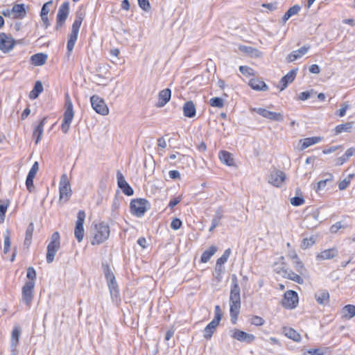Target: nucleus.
<instances>
[{
	"instance_id": "obj_1",
	"label": "nucleus",
	"mask_w": 355,
	"mask_h": 355,
	"mask_svg": "<svg viewBox=\"0 0 355 355\" xmlns=\"http://www.w3.org/2000/svg\"><path fill=\"white\" fill-rule=\"evenodd\" d=\"M241 290L239 285V281L235 274L232 275L231 287L230 294V320L233 324H235L238 320V316L241 309Z\"/></svg>"
},
{
	"instance_id": "obj_2",
	"label": "nucleus",
	"mask_w": 355,
	"mask_h": 355,
	"mask_svg": "<svg viewBox=\"0 0 355 355\" xmlns=\"http://www.w3.org/2000/svg\"><path fill=\"white\" fill-rule=\"evenodd\" d=\"M85 17V8L84 6H80L75 13V19L71 26V31L69 35V39L67 44V55L69 58L74 48L76 42L78 39L79 30L82 22Z\"/></svg>"
},
{
	"instance_id": "obj_3",
	"label": "nucleus",
	"mask_w": 355,
	"mask_h": 355,
	"mask_svg": "<svg viewBox=\"0 0 355 355\" xmlns=\"http://www.w3.org/2000/svg\"><path fill=\"white\" fill-rule=\"evenodd\" d=\"M96 232L94 236L91 241L92 245H99L105 242L110 236V226L105 222H101L96 224L95 226Z\"/></svg>"
},
{
	"instance_id": "obj_4",
	"label": "nucleus",
	"mask_w": 355,
	"mask_h": 355,
	"mask_svg": "<svg viewBox=\"0 0 355 355\" xmlns=\"http://www.w3.org/2000/svg\"><path fill=\"white\" fill-rule=\"evenodd\" d=\"M73 116L74 112L73 108V103L69 98V94H67L65 101V110L64 112L62 123L61 125V130L64 134L68 132Z\"/></svg>"
},
{
	"instance_id": "obj_5",
	"label": "nucleus",
	"mask_w": 355,
	"mask_h": 355,
	"mask_svg": "<svg viewBox=\"0 0 355 355\" xmlns=\"http://www.w3.org/2000/svg\"><path fill=\"white\" fill-rule=\"evenodd\" d=\"M60 248V236L58 232L52 234L51 241L47 245L46 262L51 263L55 259L56 252Z\"/></svg>"
},
{
	"instance_id": "obj_6",
	"label": "nucleus",
	"mask_w": 355,
	"mask_h": 355,
	"mask_svg": "<svg viewBox=\"0 0 355 355\" xmlns=\"http://www.w3.org/2000/svg\"><path fill=\"white\" fill-rule=\"evenodd\" d=\"M149 208L150 203L144 198L132 199L130 204L131 213L137 217L143 216Z\"/></svg>"
},
{
	"instance_id": "obj_7",
	"label": "nucleus",
	"mask_w": 355,
	"mask_h": 355,
	"mask_svg": "<svg viewBox=\"0 0 355 355\" xmlns=\"http://www.w3.org/2000/svg\"><path fill=\"white\" fill-rule=\"evenodd\" d=\"M59 193L60 201H63L64 202H67L69 200L72 194L71 184L69 181L68 177L65 173L62 174L60 178Z\"/></svg>"
},
{
	"instance_id": "obj_8",
	"label": "nucleus",
	"mask_w": 355,
	"mask_h": 355,
	"mask_svg": "<svg viewBox=\"0 0 355 355\" xmlns=\"http://www.w3.org/2000/svg\"><path fill=\"white\" fill-rule=\"evenodd\" d=\"M298 301L297 293L293 290H288L284 293L281 304L285 309H293L297 306Z\"/></svg>"
},
{
	"instance_id": "obj_9",
	"label": "nucleus",
	"mask_w": 355,
	"mask_h": 355,
	"mask_svg": "<svg viewBox=\"0 0 355 355\" xmlns=\"http://www.w3.org/2000/svg\"><path fill=\"white\" fill-rule=\"evenodd\" d=\"M86 214L85 211L79 210L77 214V220L74 230V236L78 242H81L85 235L83 224L85 220Z\"/></svg>"
},
{
	"instance_id": "obj_10",
	"label": "nucleus",
	"mask_w": 355,
	"mask_h": 355,
	"mask_svg": "<svg viewBox=\"0 0 355 355\" xmlns=\"http://www.w3.org/2000/svg\"><path fill=\"white\" fill-rule=\"evenodd\" d=\"M34 288L35 285L32 282H25L21 289V300L28 308L32 304Z\"/></svg>"
},
{
	"instance_id": "obj_11",
	"label": "nucleus",
	"mask_w": 355,
	"mask_h": 355,
	"mask_svg": "<svg viewBox=\"0 0 355 355\" xmlns=\"http://www.w3.org/2000/svg\"><path fill=\"white\" fill-rule=\"evenodd\" d=\"M252 111L272 121L281 122L284 121V115L281 112H271L262 107H254Z\"/></svg>"
},
{
	"instance_id": "obj_12",
	"label": "nucleus",
	"mask_w": 355,
	"mask_h": 355,
	"mask_svg": "<svg viewBox=\"0 0 355 355\" xmlns=\"http://www.w3.org/2000/svg\"><path fill=\"white\" fill-rule=\"evenodd\" d=\"M92 108L101 115H107L109 113L108 107L104 100L97 95H93L90 98Z\"/></svg>"
},
{
	"instance_id": "obj_13",
	"label": "nucleus",
	"mask_w": 355,
	"mask_h": 355,
	"mask_svg": "<svg viewBox=\"0 0 355 355\" xmlns=\"http://www.w3.org/2000/svg\"><path fill=\"white\" fill-rule=\"evenodd\" d=\"M231 331V337L240 342L250 344L253 343L255 340V336L253 334H248L244 331L238 329H234Z\"/></svg>"
},
{
	"instance_id": "obj_14",
	"label": "nucleus",
	"mask_w": 355,
	"mask_h": 355,
	"mask_svg": "<svg viewBox=\"0 0 355 355\" xmlns=\"http://www.w3.org/2000/svg\"><path fill=\"white\" fill-rule=\"evenodd\" d=\"M116 179L118 187L122 190L123 193L128 196H132L134 193L133 189L125 181L123 175L119 171L116 173Z\"/></svg>"
},
{
	"instance_id": "obj_15",
	"label": "nucleus",
	"mask_w": 355,
	"mask_h": 355,
	"mask_svg": "<svg viewBox=\"0 0 355 355\" xmlns=\"http://www.w3.org/2000/svg\"><path fill=\"white\" fill-rule=\"evenodd\" d=\"M15 46V40L8 37L6 33H0V50L3 52H8L13 49Z\"/></svg>"
},
{
	"instance_id": "obj_16",
	"label": "nucleus",
	"mask_w": 355,
	"mask_h": 355,
	"mask_svg": "<svg viewBox=\"0 0 355 355\" xmlns=\"http://www.w3.org/2000/svg\"><path fill=\"white\" fill-rule=\"evenodd\" d=\"M286 179V174L279 170H275L271 172L268 182L275 187H279L282 185Z\"/></svg>"
},
{
	"instance_id": "obj_17",
	"label": "nucleus",
	"mask_w": 355,
	"mask_h": 355,
	"mask_svg": "<svg viewBox=\"0 0 355 355\" xmlns=\"http://www.w3.org/2000/svg\"><path fill=\"white\" fill-rule=\"evenodd\" d=\"M297 71V69H292L281 78L278 85L280 91L284 90L288 87V84L293 82L296 76Z\"/></svg>"
},
{
	"instance_id": "obj_18",
	"label": "nucleus",
	"mask_w": 355,
	"mask_h": 355,
	"mask_svg": "<svg viewBox=\"0 0 355 355\" xmlns=\"http://www.w3.org/2000/svg\"><path fill=\"white\" fill-rule=\"evenodd\" d=\"M171 98V90L169 88H166L161 90L158 94V102L156 105L157 107H164L167 103L169 102Z\"/></svg>"
},
{
	"instance_id": "obj_19",
	"label": "nucleus",
	"mask_w": 355,
	"mask_h": 355,
	"mask_svg": "<svg viewBox=\"0 0 355 355\" xmlns=\"http://www.w3.org/2000/svg\"><path fill=\"white\" fill-rule=\"evenodd\" d=\"M224 209L222 206H219L216 208L215 214L211 220V225L209 227V231L212 232L217 226L220 224V220L223 217Z\"/></svg>"
},
{
	"instance_id": "obj_20",
	"label": "nucleus",
	"mask_w": 355,
	"mask_h": 355,
	"mask_svg": "<svg viewBox=\"0 0 355 355\" xmlns=\"http://www.w3.org/2000/svg\"><path fill=\"white\" fill-rule=\"evenodd\" d=\"M11 11L13 12V19H24L26 16V9L24 3L15 4Z\"/></svg>"
},
{
	"instance_id": "obj_21",
	"label": "nucleus",
	"mask_w": 355,
	"mask_h": 355,
	"mask_svg": "<svg viewBox=\"0 0 355 355\" xmlns=\"http://www.w3.org/2000/svg\"><path fill=\"white\" fill-rule=\"evenodd\" d=\"M47 116L44 117L33 130V137L35 140V142L36 144H37L42 139L44 126L47 121Z\"/></svg>"
},
{
	"instance_id": "obj_22",
	"label": "nucleus",
	"mask_w": 355,
	"mask_h": 355,
	"mask_svg": "<svg viewBox=\"0 0 355 355\" xmlns=\"http://www.w3.org/2000/svg\"><path fill=\"white\" fill-rule=\"evenodd\" d=\"M69 14V2L64 1L63 2L60 6L59 7L58 14H57V19H59L60 21H65L67 19Z\"/></svg>"
},
{
	"instance_id": "obj_23",
	"label": "nucleus",
	"mask_w": 355,
	"mask_h": 355,
	"mask_svg": "<svg viewBox=\"0 0 355 355\" xmlns=\"http://www.w3.org/2000/svg\"><path fill=\"white\" fill-rule=\"evenodd\" d=\"M250 87L256 91H267L268 86L264 81L258 78H251L249 81Z\"/></svg>"
},
{
	"instance_id": "obj_24",
	"label": "nucleus",
	"mask_w": 355,
	"mask_h": 355,
	"mask_svg": "<svg viewBox=\"0 0 355 355\" xmlns=\"http://www.w3.org/2000/svg\"><path fill=\"white\" fill-rule=\"evenodd\" d=\"M315 298L319 304L325 306L329 302V293L327 290H319L315 293Z\"/></svg>"
},
{
	"instance_id": "obj_25",
	"label": "nucleus",
	"mask_w": 355,
	"mask_h": 355,
	"mask_svg": "<svg viewBox=\"0 0 355 355\" xmlns=\"http://www.w3.org/2000/svg\"><path fill=\"white\" fill-rule=\"evenodd\" d=\"M310 49L309 46H303L297 51H294L288 55L286 60L288 62H292L304 55Z\"/></svg>"
},
{
	"instance_id": "obj_26",
	"label": "nucleus",
	"mask_w": 355,
	"mask_h": 355,
	"mask_svg": "<svg viewBox=\"0 0 355 355\" xmlns=\"http://www.w3.org/2000/svg\"><path fill=\"white\" fill-rule=\"evenodd\" d=\"M184 116L188 118H193L196 114V109L192 101H187L182 107Z\"/></svg>"
},
{
	"instance_id": "obj_27",
	"label": "nucleus",
	"mask_w": 355,
	"mask_h": 355,
	"mask_svg": "<svg viewBox=\"0 0 355 355\" xmlns=\"http://www.w3.org/2000/svg\"><path fill=\"white\" fill-rule=\"evenodd\" d=\"M220 322L216 320H212L205 328L203 336L206 340H209L212 337L216 327L218 326Z\"/></svg>"
},
{
	"instance_id": "obj_28",
	"label": "nucleus",
	"mask_w": 355,
	"mask_h": 355,
	"mask_svg": "<svg viewBox=\"0 0 355 355\" xmlns=\"http://www.w3.org/2000/svg\"><path fill=\"white\" fill-rule=\"evenodd\" d=\"M21 334V329L19 327H15L12 331L10 346L11 352H14L16 351V348L19 344V336Z\"/></svg>"
},
{
	"instance_id": "obj_29",
	"label": "nucleus",
	"mask_w": 355,
	"mask_h": 355,
	"mask_svg": "<svg viewBox=\"0 0 355 355\" xmlns=\"http://www.w3.org/2000/svg\"><path fill=\"white\" fill-rule=\"evenodd\" d=\"M282 276L284 277L293 280L300 284H302L304 283V279L299 275L287 268H282Z\"/></svg>"
},
{
	"instance_id": "obj_30",
	"label": "nucleus",
	"mask_w": 355,
	"mask_h": 355,
	"mask_svg": "<svg viewBox=\"0 0 355 355\" xmlns=\"http://www.w3.org/2000/svg\"><path fill=\"white\" fill-rule=\"evenodd\" d=\"M338 250L336 248H330L322 251L317 255V259L318 260H327L331 259L337 256Z\"/></svg>"
},
{
	"instance_id": "obj_31",
	"label": "nucleus",
	"mask_w": 355,
	"mask_h": 355,
	"mask_svg": "<svg viewBox=\"0 0 355 355\" xmlns=\"http://www.w3.org/2000/svg\"><path fill=\"white\" fill-rule=\"evenodd\" d=\"M219 159L227 166H232L234 165V159L232 157V155L226 150H221L219 152Z\"/></svg>"
},
{
	"instance_id": "obj_32",
	"label": "nucleus",
	"mask_w": 355,
	"mask_h": 355,
	"mask_svg": "<svg viewBox=\"0 0 355 355\" xmlns=\"http://www.w3.org/2000/svg\"><path fill=\"white\" fill-rule=\"evenodd\" d=\"M47 60V55L43 53H38L31 57V61L35 66H42L44 64Z\"/></svg>"
},
{
	"instance_id": "obj_33",
	"label": "nucleus",
	"mask_w": 355,
	"mask_h": 355,
	"mask_svg": "<svg viewBox=\"0 0 355 355\" xmlns=\"http://www.w3.org/2000/svg\"><path fill=\"white\" fill-rule=\"evenodd\" d=\"M283 332L286 337L295 342H300L302 339L301 335L291 327H283Z\"/></svg>"
},
{
	"instance_id": "obj_34",
	"label": "nucleus",
	"mask_w": 355,
	"mask_h": 355,
	"mask_svg": "<svg viewBox=\"0 0 355 355\" xmlns=\"http://www.w3.org/2000/svg\"><path fill=\"white\" fill-rule=\"evenodd\" d=\"M322 140V138L321 137H307L303 139L300 140L301 144V149L304 150L307 148L308 147L318 144Z\"/></svg>"
},
{
	"instance_id": "obj_35",
	"label": "nucleus",
	"mask_w": 355,
	"mask_h": 355,
	"mask_svg": "<svg viewBox=\"0 0 355 355\" xmlns=\"http://www.w3.org/2000/svg\"><path fill=\"white\" fill-rule=\"evenodd\" d=\"M43 85L41 81L35 82L33 89L30 92L28 97L31 100L36 99L39 95L43 92Z\"/></svg>"
},
{
	"instance_id": "obj_36",
	"label": "nucleus",
	"mask_w": 355,
	"mask_h": 355,
	"mask_svg": "<svg viewBox=\"0 0 355 355\" xmlns=\"http://www.w3.org/2000/svg\"><path fill=\"white\" fill-rule=\"evenodd\" d=\"M33 231H34V225L33 223H31L26 228V234H25V239L24 241V246L26 248H28L31 244Z\"/></svg>"
},
{
	"instance_id": "obj_37",
	"label": "nucleus",
	"mask_w": 355,
	"mask_h": 355,
	"mask_svg": "<svg viewBox=\"0 0 355 355\" xmlns=\"http://www.w3.org/2000/svg\"><path fill=\"white\" fill-rule=\"evenodd\" d=\"M217 251V248L216 246L211 245L207 250H206L201 255L200 261L202 263H207L211 257L216 253Z\"/></svg>"
},
{
	"instance_id": "obj_38",
	"label": "nucleus",
	"mask_w": 355,
	"mask_h": 355,
	"mask_svg": "<svg viewBox=\"0 0 355 355\" xmlns=\"http://www.w3.org/2000/svg\"><path fill=\"white\" fill-rule=\"evenodd\" d=\"M107 283L111 297L117 298L119 296V289L116 279Z\"/></svg>"
},
{
	"instance_id": "obj_39",
	"label": "nucleus",
	"mask_w": 355,
	"mask_h": 355,
	"mask_svg": "<svg viewBox=\"0 0 355 355\" xmlns=\"http://www.w3.org/2000/svg\"><path fill=\"white\" fill-rule=\"evenodd\" d=\"M334 176L331 173L327 174V178L324 180H322L319 181L315 186H314V189L315 191H319L323 189L328 182H331L333 180Z\"/></svg>"
},
{
	"instance_id": "obj_40",
	"label": "nucleus",
	"mask_w": 355,
	"mask_h": 355,
	"mask_svg": "<svg viewBox=\"0 0 355 355\" xmlns=\"http://www.w3.org/2000/svg\"><path fill=\"white\" fill-rule=\"evenodd\" d=\"M343 317L351 319L355 316V306L352 304H347L343 309Z\"/></svg>"
},
{
	"instance_id": "obj_41",
	"label": "nucleus",
	"mask_w": 355,
	"mask_h": 355,
	"mask_svg": "<svg viewBox=\"0 0 355 355\" xmlns=\"http://www.w3.org/2000/svg\"><path fill=\"white\" fill-rule=\"evenodd\" d=\"M353 126V122H347L345 123L338 125L335 128L336 135L340 134L343 132H349Z\"/></svg>"
},
{
	"instance_id": "obj_42",
	"label": "nucleus",
	"mask_w": 355,
	"mask_h": 355,
	"mask_svg": "<svg viewBox=\"0 0 355 355\" xmlns=\"http://www.w3.org/2000/svg\"><path fill=\"white\" fill-rule=\"evenodd\" d=\"M10 205V200L0 201V221H3L6 216L7 208Z\"/></svg>"
},
{
	"instance_id": "obj_43",
	"label": "nucleus",
	"mask_w": 355,
	"mask_h": 355,
	"mask_svg": "<svg viewBox=\"0 0 355 355\" xmlns=\"http://www.w3.org/2000/svg\"><path fill=\"white\" fill-rule=\"evenodd\" d=\"M37 273L33 267L30 266L27 268L26 271V277L28 279V281L26 282H32L33 285H35Z\"/></svg>"
},
{
	"instance_id": "obj_44",
	"label": "nucleus",
	"mask_w": 355,
	"mask_h": 355,
	"mask_svg": "<svg viewBox=\"0 0 355 355\" xmlns=\"http://www.w3.org/2000/svg\"><path fill=\"white\" fill-rule=\"evenodd\" d=\"M11 245L10 232L9 230H6L4 234V242H3V253L7 254L10 251Z\"/></svg>"
},
{
	"instance_id": "obj_45",
	"label": "nucleus",
	"mask_w": 355,
	"mask_h": 355,
	"mask_svg": "<svg viewBox=\"0 0 355 355\" xmlns=\"http://www.w3.org/2000/svg\"><path fill=\"white\" fill-rule=\"evenodd\" d=\"M209 104L212 107L221 108L224 106V101L220 97H213L209 100Z\"/></svg>"
},
{
	"instance_id": "obj_46",
	"label": "nucleus",
	"mask_w": 355,
	"mask_h": 355,
	"mask_svg": "<svg viewBox=\"0 0 355 355\" xmlns=\"http://www.w3.org/2000/svg\"><path fill=\"white\" fill-rule=\"evenodd\" d=\"M315 243V238L313 236H310L309 238H305L302 240L301 243V248L302 249H306L311 247Z\"/></svg>"
},
{
	"instance_id": "obj_47",
	"label": "nucleus",
	"mask_w": 355,
	"mask_h": 355,
	"mask_svg": "<svg viewBox=\"0 0 355 355\" xmlns=\"http://www.w3.org/2000/svg\"><path fill=\"white\" fill-rule=\"evenodd\" d=\"M231 253V250L230 248L225 250L223 255L218 258L216 261V263L218 265H223L225 262H227L230 255Z\"/></svg>"
},
{
	"instance_id": "obj_48",
	"label": "nucleus",
	"mask_w": 355,
	"mask_h": 355,
	"mask_svg": "<svg viewBox=\"0 0 355 355\" xmlns=\"http://www.w3.org/2000/svg\"><path fill=\"white\" fill-rule=\"evenodd\" d=\"M140 8L146 12H149L151 9L149 0H137Z\"/></svg>"
},
{
	"instance_id": "obj_49",
	"label": "nucleus",
	"mask_w": 355,
	"mask_h": 355,
	"mask_svg": "<svg viewBox=\"0 0 355 355\" xmlns=\"http://www.w3.org/2000/svg\"><path fill=\"white\" fill-rule=\"evenodd\" d=\"M293 264L294 268L300 274L303 275L304 272L306 271L304 266L303 263L300 261V259L293 261Z\"/></svg>"
},
{
	"instance_id": "obj_50",
	"label": "nucleus",
	"mask_w": 355,
	"mask_h": 355,
	"mask_svg": "<svg viewBox=\"0 0 355 355\" xmlns=\"http://www.w3.org/2000/svg\"><path fill=\"white\" fill-rule=\"evenodd\" d=\"M52 1H49L43 4L40 12V17L48 16L50 11L49 6L52 5Z\"/></svg>"
},
{
	"instance_id": "obj_51",
	"label": "nucleus",
	"mask_w": 355,
	"mask_h": 355,
	"mask_svg": "<svg viewBox=\"0 0 355 355\" xmlns=\"http://www.w3.org/2000/svg\"><path fill=\"white\" fill-rule=\"evenodd\" d=\"M291 203L295 207L300 206L304 203V199L302 196H295L291 199Z\"/></svg>"
},
{
	"instance_id": "obj_52",
	"label": "nucleus",
	"mask_w": 355,
	"mask_h": 355,
	"mask_svg": "<svg viewBox=\"0 0 355 355\" xmlns=\"http://www.w3.org/2000/svg\"><path fill=\"white\" fill-rule=\"evenodd\" d=\"M39 170V164L37 162H35V163L33 164L31 170L29 171L27 177L35 178L37 171Z\"/></svg>"
},
{
	"instance_id": "obj_53",
	"label": "nucleus",
	"mask_w": 355,
	"mask_h": 355,
	"mask_svg": "<svg viewBox=\"0 0 355 355\" xmlns=\"http://www.w3.org/2000/svg\"><path fill=\"white\" fill-rule=\"evenodd\" d=\"M239 71L244 76H252L254 72V69L248 66H240Z\"/></svg>"
},
{
	"instance_id": "obj_54",
	"label": "nucleus",
	"mask_w": 355,
	"mask_h": 355,
	"mask_svg": "<svg viewBox=\"0 0 355 355\" xmlns=\"http://www.w3.org/2000/svg\"><path fill=\"white\" fill-rule=\"evenodd\" d=\"M182 225V222L178 218H173L171 223V229H173L174 230H179Z\"/></svg>"
},
{
	"instance_id": "obj_55",
	"label": "nucleus",
	"mask_w": 355,
	"mask_h": 355,
	"mask_svg": "<svg viewBox=\"0 0 355 355\" xmlns=\"http://www.w3.org/2000/svg\"><path fill=\"white\" fill-rule=\"evenodd\" d=\"M265 320L259 316L254 315L251 319V324L255 326H261L264 324Z\"/></svg>"
},
{
	"instance_id": "obj_56",
	"label": "nucleus",
	"mask_w": 355,
	"mask_h": 355,
	"mask_svg": "<svg viewBox=\"0 0 355 355\" xmlns=\"http://www.w3.org/2000/svg\"><path fill=\"white\" fill-rule=\"evenodd\" d=\"M300 9L301 7L299 5H294L293 6L291 7L286 12L291 17L292 16L297 14Z\"/></svg>"
},
{
	"instance_id": "obj_57",
	"label": "nucleus",
	"mask_w": 355,
	"mask_h": 355,
	"mask_svg": "<svg viewBox=\"0 0 355 355\" xmlns=\"http://www.w3.org/2000/svg\"><path fill=\"white\" fill-rule=\"evenodd\" d=\"M26 186L29 192H33L35 189L33 184V178L26 177Z\"/></svg>"
},
{
	"instance_id": "obj_58",
	"label": "nucleus",
	"mask_w": 355,
	"mask_h": 355,
	"mask_svg": "<svg viewBox=\"0 0 355 355\" xmlns=\"http://www.w3.org/2000/svg\"><path fill=\"white\" fill-rule=\"evenodd\" d=\"M215 315L214 320H216V321L220 322L222 319L223 315L220 306L216 305L215 306Z\"/></svg>"
},
{
	"instance_id": "obj_59",
	"label": "nucleus",
	"mask_w": 355,
	"mask_h": 355,
	"mask_svg": "<svg viewBox=\"0 0 355 355\" xmlns=\"http://www.w3.org/2000/svg\"><path fill=\"white\" fill-rule=\"evenodd\" d=\"M307 353L310 355H324V352L323 349L318 348V349H310L307 351Z\"/></svg>"
},
{
	"instance_id": "obj_60",
	"label": "nucleus",
	"mask_w": 355,
	"mask_h": 355,
	"mask_svg": "<svg viewBox=\"0 0 355 355\" xmlns=\"http://www.w3.org/2000/svg\"><path fill=\"white\" fill-rule=\"evenodd\" d=\"M263 8H268L270 11H273L277 8V3L273 2V3H263L261 5Z\"/></svg>"
},
{
	"instance_id": "obj_61",
	"label": "nucleus",
	"mask_w": 355,
	"mask_h": 355,
	"mask_svg": "<svg viewBox=\"0 0 355 355\" xmlns=\"http://www.w3.org/2000/svg\"><path fill=\"white\" fill-rule=\"evenodd\" d=\"M350 182L349 180L345 178L338 183V189L340 190H345L349 185Z\"/></svg>"
},
{
	"instance_id": "obj_62",
	"label": "nucleus",
	"mask_w": 355,
	"mask_h": 355,
	"mask_svg": "<svg viewBox=\"0 0 355 355\" xmlns=\"http://www.w3.org/2000/svg\"><path fill=\"white\" fill-rule=\"evenodd\" d=\"M224 270L225 268L223 265H218L216 263L215 273L216 274V277L217 279H218L221 274L224 272Z\"/></svg>"
},
{
	"instance_id": "obj_63",
	"label": "nucleus",
	"mask_w": 355,
	"mask_h": 355,
	"mask_svg": "<svg viewBox=\"0 0 355 355\" xmlns=\"http://www.w3.org/2000/svg\"><path fill=\"white\" fill-rule=\"evenodd\" d=\"M170 178L173 180H178L180 178V173L177 170H172L168 172Z\"/></svg>"
},
{
	"instance_id": "obj_64",
	"label": "nucleus",
	"mask_w": 355,
	"mask_h": 355,
	"mask_svg": "<svg viewBox=\"0 0 355 355\" xmlns=\"http://www.w3.org/2000/svg\"><path fill=\"white\" fill-rule=\"evenodd\" d=\"M311 96V92L309 91H306V92H302L300 94L299 96H298V99L300 100V101H306L307 99H309Z\"/></svg>"
}]
</instances>
